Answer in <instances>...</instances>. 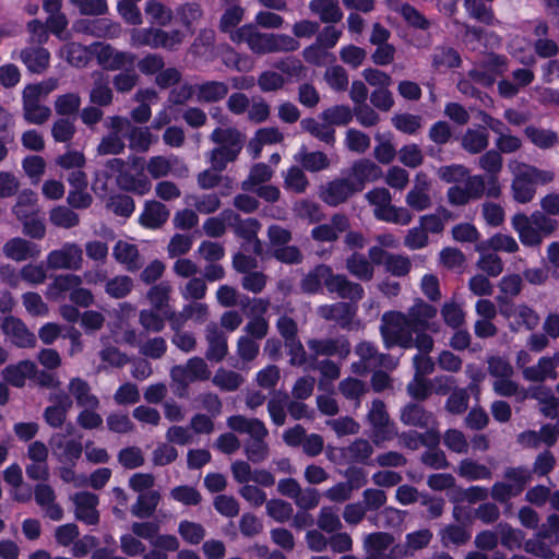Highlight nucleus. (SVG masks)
<instances>
[{"label": "nucleus", "instance_id": "32", "mask_svg": "<svg viewBox=\"0 0 559 559\" xmlns=\"http://www.w3.org/2000/svg\"><path fill=\"white\" fill-rule=\"evenodd\" d=\"M51 447L53 454L58 456L60 462L72 463L78 460L82 453V445L76 441L61 440L60 436H55L51 439Z\"/></svg>", "mask_w": 559, "mask_h": 559}, {"label": "nucleus", "instance_id": "23", "mask_svg": "<svg viewBox=\"0 0 559 559\" xmlns=\"http://www.w3.org/2000/svg\"><path fill=\"white\" fill-rule=\"evenodd\" d=\"M147 171L154 178L167 176L168 174L181 175L186 173V167L176 156L164 157L155 156L152 157L147 163Z\"/></svg>", "mask_w": 559, "mask_h": 559}, {"label": "nucleus", "instance_id": "29", "mask_svg": "<svg viewBox=\"0 0 559 559\" xmlns=\"http://www.w3.org/2000/svg\"><path fill=\"white\" fill-rule=\"evenodd\" d=\"M502 314L507 318H514V322L511 323L512 329H519L525 326L528 330L534 329L539 323L538 314L531 308L524 305L514 307L512 310L502 309Z\"/></svg>", "mask_w": 559, "mask_h": 559}, {"label": "nucleus", "instance_id": "9", "mask_svg": "<svg viewBox=\"0 0 559 559\" xmlns=\"http://www.w3.org/2000/svg\"><path fill=\"white\" fill-rule=\"evenodd\" d=\"M183 34L178 31L166 33L160 29H135L132 32L131 39L134 46H150L174 48L181 43Z\"/></svg>", "mask_w": 559, "mask_h": 559}, {"label": "nucleus", "instance_id": "21", "mask_svg": "<svg viewBox=\"0 0 559 559\" xmlns=\"http://www.w3.org/2000/svg\"><path fill=\"white\" fill-rule=\"evenodd\" d=\"M98 62L106 69L116 70L133 63L131 55L118 51L110 46L97 44L93 46Z\"/></svg>", "mask_w": 559, "mask_h": 559}, {"label": "nucleus", "instance_id": "61", "mask_svg": "<svg viewBox=\"0 0 559 559\" xmlns=\"http://www.w3.org/2000/svg\"><path fill=\"white\" fill-rule=\"evenodd\" d=\"M26 311L34 317H46L49 308L37 293H26L22 296Z\"/></svg>", "mask_w": 559, "mask_h": 559}, {"label": "nucleus", "instance_id": "15", "mask_svg": "<svg viewBox=\"0 0 559 559\" xmlns=\"http://www.w3.org/2000/svg\"><path fill=\"white\" fill-rule=\"evenodd\" d=\"M479 166L489 174L487 197L498 198L501 193V187L497 179V175L502 168L501 155L496 151H488L479 158Z\"/></svg>", "mask_w": 559, "mask_h": 559}, {"label": "nucleus", "instance_id": "36", "mask_svg": "<svg viewBox=\"0 0 559 559\" xmlns=\"http://www.w3.org/2000/svg\"><path fill=\"white\" fill-rule=\"evenodd\" d=\"M355 311V307L347 302H336L331 306H322L319 308L321 317L335 320L343 325L349 323Z\"/></svg>", "mask_w": 559, "mask_h": 559}, {"label": "nucleus", "instance_id": "46", "mask_svg": "<svg viewBox=\"0 0 559 559\" xmlns=\"http://www.w3.org/2000/svg\"><path fill=\"white\" fill-rule=\"evenodd\" d=\"M451 213L445 209H439L436 213L420 217V226L426 233L439 234L443 230L445 223L451 219Z\"/></svg>", "mask_w": 559, "mask_h": 559}, {"label": "nucleus", "instance_id": "2", "mask_svg": "<svg viewBox=\"0 0 559 559\" xmlns=\"http://www.w3.org/2000/svg\"><path fill=\"white\" fill-rule=\"evenodd\" d=\"M508 168L512 174L511 191L513 199L522 204L531 202L536 193L537 185H546L554 179L550 170L539 169L519 160H510Z\"/></svg>", "mask_w": 559, "mask_h": 559}, {"label": "nucleus", "instance_id": "44", "mask_svg": "<svg viewBox=\"0 0 559 559\" xmlns=\"http://www.w3.org/2000/svg\"><path fill=\"white\" fill-rule=\"evenodd\" d=\"M376 217L379 221L403 226L408 225L413 219V215L407 209L397 207L392 204H390L386 209H379L376 212Z\"/></svg>", "mask_w": 559, "mask_h": 559}, {"label": "nucleus", "instance_id": "38", "mask_svg": "<svg viewBox=\"0 0 559 559\" xmlns=\"http://www.w3.org/2000/svg\"><path fill=\"white\" fill-rule=\"evenodd\" d=\"M295 160L309 171H320L326 169L330 165L328 156L322 152H306L305 147L295 155Z\"/></svg>", "mask_w": 559, "mask_h": 559}, {"label": "nucleus", "instance_id": "41", "mask_svg": "<svg viewBox=\"0 0 559 559\" xmlns=\"http://www.w3.org/2000/svg\"><path fill=\"white\" fill-rule=\"evenodd\" d=\"M36 202V193L31 190H24L19 194L13 212L19 219L29 218L38 211Z\"/></svg>", "mask_w": 559, "mask_h": 559}, {"label": "nucleus", "instance_id": "7", "mask_svg": "<svg viewBox=\"0 0 559 559\" xmlns=\"http://www.w3.org/2000/svg\"><path fill=\"white\" fill-rule=\"evenodd\" d=\"M504 478L506 481L496 483L491 490L492 498L499 502H507L520 495L531 479V474L526 468H509Z\"/></svg>", "mask_w": 559, "mask_h": 559}, {"label": "nucleus", "instance_id": "42", "mask_svg": "<svg viewBox=\"0 0 559 559\" xmlns=\"http://www.w3.org/2000/svg\"><path fill=\"white\" fill-rule=\"evenodd\" d=\"M309 347L317 354L338 355L345 357L349 353V345L345 340L337 341H317L309 342Z\"/></svg>", "mask_w": 559, "mask_h": 559}, {"label": "nucleus", "instance_id": "51", "mask_svg": "<svg viewBox=\"0 0 559 559\" xmlns=\"http://www.w3.org/2000/svg\"><path fill=\"white\" fill-rule=\"evenodd\" d=\"M170 286L167 283H160L153 286L148 293L147 298L152 306L160 311L164 316L168 314L167 301L169 298Z\"/></svg>", "mask_w": 559, "mask_h": 559}, {"label": "nucleus", "instance_id": "20", "mask_svg": "<svg viewBox=\"0 0 559 559\" xmlns=\"http://www.w3.org/2000/svg\"><path fill=\"white\" fill-rule=\"evenodd\" d=\"M429 180L426 175L417 174L413 189L407 193L405 202L415 211H424L431 205V199L428 194Z\"/></svg>", "mask_w": 559, "mask_h": 559}, {"label": "nucleus", "instance_id": "22", "mask_svg": "<svg viewBox=\"0 0 559 559\" xmlns=\"http://www.w3.org/2000/svg\"><path fill=\"white\" fill-rule=\"evenodd\" d=\"M73 502L75 504V515L80 521L90 525L98 522L99 515L96 510L98 499L95 495L90 492L78 493L73 497Z\"/></svg>", "mask_w": 559, "mask_h": 559}, {"label": "nucleus", "instance_id": "4", "mask_svg": "<svg viewBox=\"0 0 559 559\" xmlns=\"http://www.w3.org/2000/svg\"><path fill=\"white\" fill-rule=\"evenodd\" d=\"M235 43H247L249 48L257 53L273 51H293L298 48V41L288 35H266L255 31L252 25H245L231 33Z\"/></svg>", "mask_w": 559, "mask_h": 559}, {"label": "nucleus", "instance_id": "40", "mask_svg": "<svg viewBox=\"0 0 559 559\" xmlns=\"http://www.w3.org/2000/svg\"><path fill=\"white\" fill-rule=\"evenodd\" d=\"M21 59L29 71L40 73L48 67L50 55L44 48L26 49L21 52Z\"/></svg>", "mask_w": 559, "mask_h": 559}, {"label": "nucleus", "instance_id": "48", "mask_svg": "<svg viewBox=\"0 0 559 559\" xmlns=\"http://www.w3.org/2000/svg\"><path fill=\"white\" fill-rule=\"evenodd\" d=\"M346 265L349 273L361 281H370L373 276V267L364 255L353 254Z\"/></svg>", "mask_w": 559, "mask_h": 559}, {"label": "nucleus", "instance_id": "27", "mask_svg": "<svg viewBox=\"0 0 559 559\" xmlns=\"http://www.w3.org/2000/svg\"><path fill=\"white\" fill-rule=\"evenodd\" d=\"M51 401L55 402V405L45 409L44 417L49 426L57 428L64 423L67 413L72 406V401L63 393L56 395Z\"/></svg>", "mask_w": 559, "mask_h": 559}, {"label": "nucleus", "instance_id": "60", "mask_svg": "<svg viewBox=\"0 0 559 559\" xmlns=\"http://www.w3.org/2000/svg\"><path fill=\"white\" fill-rule=\"evenodd\" d=\"M402 420L407 425L428 426L431 423V416L426 414L418 405L406 406L401 415Z\"/></svg>", "mask_w": 559, "mask_h": 559}, {"label": "nucleus", "instance_id": "37", "mask_svg": "<svg viewBox=\"0 0 559 559\" xmlns=\"http://www.w3.org/2000/svg\"><path fill=\"white\" fill-rule=\"evenodd\" d=\"M114 257L130 271L139 267V252L133 243L119 240L114 248Z\"/></svg>", "mask_w": 559, "mask_h": 559}, {"label": "nucleus", "instance_id": "1", "mask_svg": "<svg viewBox=\"0 0 559 559\" xmlns=\"http://www.w3.org/2000/svg\"><path fill=\"white\" fill-rule=\"evenodd\" d=\"M212 140L219 145L212 152V170H205L199 175V185L202 188H212L218 181L216 171L225 169L228 163L236 159L242 148V138L234 129H216L212 133Z\"/></svg>", "mask_w": 559, "mask_h": 559}, {"label": "nucleus", "instance_id": "28", "mask_svg": "<svg viewBox=\"0 0 559 559\" xmlns=\"http://www.w3.org/2000/svg\"><path fill=\"white\" fill-rule=\"evenodd\" d=\"M3 252L12 260L23 261L39 255L40 250L36 245L25 239L13 238L4 245Z\"/></svg>", "mask_w": 559, "mask_h": 559}, {"label": "nucleus", "instance_id": "26", "mask_svg": "<svg viewBox=\"0 0 559 559\" xmlns=\"http://www.w3.org/2000/svg\"><path fill=\"white\" fill-rule=\"evenodd\" d=\"M381 169L370 160H360L356 163L348 178L355 185L358 191H361L367 181H374L381 177Z\"/></svg>", "mask_w": 559, "mask_h": 559}, {"label": "nucleus", "instance_id": "43", "mask_svg": "<svg viewBox=\"0 0 559 559\" xmlns=\"http://www.w3.org/2000/svg\"><path fill=\"white\" fill-rule=\"evenodd\" d=\"M301 128L325 143L334 142V129L326 121H318L316 119H304L300 122Z\"/></svg>", "mask_w": 559, "mask_h": 559}, {"label": "nucleus", "instance_id": "34", "mask_svg": "<svg viewBox=\"0 0 559 559\" xmlns=\"http://www.w3.org/2000/svg\"><path fill=\"white\" fill-rule=\"evenodd\" d=\"M431 537L432 534L428 530H420L418 532L411 533L406 536L405 549L401 546H395L391 554L394 559H401L403 556H406L408 551H415L427 546Z\"/></svg>", "mask_w": 559, "mask_h": 559}, {"label": "nucleus", "instance_id": "25", "mask_svg": "<svg viewBox=\"0 0 559 559\" xmlns=\"http://www.w3.org/2000/svg\"><path fill=\"white\" fill-rule=\"evenodd\" d=\"M36 365L31 360H23L5 367L2 371L3 379L17 388H22L27 379L35 376Z\"/></svg>", "mask_w": 559, "mask_h": 559}, {"label": "nucleus", "instance_id": "13", "mask_svg": "<svg viewBox=\"0 0 559 559\" xmlns=\"http://www.w3.org/2000/svg\"><path fill=\"white\" fill-rule=\"evenodd\" d=\"M109 127L112 132L103 139L98 145V152L100 154H119L124 147L121 135L130 129V122L124 118L112 117Z\"/></svg>", "mask_w": 559, "mask_h": 559}, {"label": "nucleus", "instance_id": "64", "mask_svg": "<svg viewBox=\"0 0 559 559\" xmlns=\"http://www.w3.org/2000/svg\"><path fill=\"white\" fill-rule=\"evenodd\" d=\"M393 540V537L386 533L370 534L365 539V548L367 552L384 554Z\"/></svg>", "mask_w": 559, "mask_h": 559}, {"label": "nucleus", "instance_id": "54", "mask_svg": "<svg viewBox=\"0 0 559 559\" xmlns=\"http://www.w3.org/2000/svg\"><path fill=\"white\" fill-rule=\"evenodd\" d=\"M464 7L468 15L473 19L485 24H493L495 16L491 9L485 5L480 0H465Z\"/></svg>", "mask_w": 559, "mask_h": 559}, {"label": "nucleus", "instance_id": "30", "mask_svg": "<svg viewBox=\"0 0 559 559\" xmlns=\"http://www.w3.org/2000/svg\"><path fill=\"white\" fill-rule=\"evenodd\" d=\"M36 502L45 510L47 516L53 521L62 518V509L55 503L53 490L47 485H38L35 489Z\"/></svg>", "mask_w": 559, "mask_h": 559}, {"label": "nucleus", "instance_id": "31", "mask_svg": "<svg viewBox=\"0 0 559 559\" xmlns=\"http://www.w3.org/2000/svg\"><path fill=\"white\" fill-rule=\"evenodd\" d=\"M206 340L209 342L206 357L210 360H222L227 354V340L225 335L215 325H209L206 329Z\"/></svg>", "mask_w": 559, "mask_h": 559}, {"label": "nucleus", "instance_id": "58", "mask_svg": "<svg viewBox=\"0 0 559 559\" xmlns=\"http://www.w3.org/2000/svg\"><path fill=\"white\" fill-rule=\"evenodd\" d=\"M133 283L129 276H116L106 283L105 290L112 298H123L132 289Z\"/></svg>", "mask_w": 559, "mask_h": 559}, {"label": "nucleus", "instance_id": "19", "mask_svg": "<svg viewBox=\"0 0 559 559\" xmlns=\"http://www.w3.org/2000/svg\"><path fill=\"white\" fill-rule=\"evenodd\" d=\"M355 192H358V189L347 177L330 182L322 191L321 198L325 203L335 206L346 201Z\"/></svg>", "mask_w": 559, "mask_h": 559}, {"label": "nucleus", "instance_id": "47", "mask_svg": "<svg viewBox=\"0 0 559 559\" xmlns=\"http://www.w3.org/2000/svg\"><path fill=\"white\" fill-rule=\"evenodd\" d=\"M311 9L324 22H336L342 17V12L335 0H312Z\"/></svg>", "mask_w": 559, "mask_h": 559}, {"label": "nucleus", "instance_id": "17", "mask_svg": "<svg viewBox=\"0 0 559 559\" xmlns=\"http://www.w3.org/2000/svg\"><path fill=\"white\" fill-rule=\"evenodd\" d=\"M3 333L19 347H32L35 345V335L17 318L7 317L1 322Z\"/></svg>", "mask_w": 559, "mask_h": 559}, {"label": "nucleus", "instance_id": "10", "mask_svg": "<svg viewBox=\"0 0 559 559\" xmlns=\"http://www.w3.org/2000/svg\"><path fill=\"white\" fill-rule=\"evenodd\" d=\"M108 175L116 178L117 183L126 190L132 191L138 194H146L150 192L152 183L144 175L138 177L130 176L124 173L126 164L123 160L114 158L108 162Z\"/></svg>", "mask_w": 559, "mask_h": 559}, {"label": "nucleus", "instance_id": "3", "mask_svg": "<svg viewBox=\"0 0 559 559\" xmlns=\"http://www.w3.org/2000/svg\"><path fill=\"white\" fill-rule=\"evenodd\" d=\"M321 285H325L331 293H336L342 298L358 300L364 295L359 284L350 283L344 276L333 275L329 266L320 265L314 269L302 282L306 292L314 293Z\"/></svg>", "mask_w": 559, "mask_h": 559}, {"label": "nucleus", "instance_id": "18", "mask_svg": "<svg viewBox=\"0 0 559 559\" xmlns=\"http://www.w3.org/2000/svg\"><path fill=\"white\" fill-rule=\"evenodd\" d=\"M511 224L513 229L518 233L522 245L537 247L543 242L540 231H538V228L535 227L527 215L515 214L511 219Z\"/></svg>", "mask_w": 559, "mask_h": 559}, {"label": "nucleus", "instance_id": "8", "mask_svg": "<svg viewBox=\"0 0 559 559\" xmlns=\"http://www.w3.org/2000/svg\"><path fill=\"white\" fill-rule=\"evenodd\" d=\"M81 283V277L74 274L57 276L48 289V297L57 298L55 290L71 292V301L81 307H88L94 302V297L88 289L80 287Z\"/></svg>", "mask_w": 559, "mask_h": 559}, {"label": "nucleus", "instance_id": "53", "mask_svg": "<svg viewBox=\"0 0 559 559\" xmlns=\"http://www.w3.org/2000/svg\"><path fill=\"white\" fill-rule=\"evenodd\" d=\"M265 509L267 515L280 523L288 521L293 515L292 504L281 499L269 500Z\"/></svg>", "mask_w": 559, "mask_h": 559}, {"label": "nucleus", "instance_id": "16", "mask_svg": "<svg viewBox=\"0 0 559 559\" xmlns=\"http://www.w3.org/2000/svg\"><path fill=\"white\" fill-rule=\"evenodd\" d=\"M437 310L435 307L424 302L417 301L408 311V320L411 321L414 331L428 330L436 333L439 329L438 323L431 320L436 318Z\"/></svg>", "mask_w": 559, "mask_h": 559}, {"label": "nucleus", "instance_id": "5", "mask_svg": "<svg viewBox=\"0 0 559 559\" xmlns=\"http://www.w3.org/2000/svg\"><path fill=\"white\" fill-rule=\"evenodd\" d=\"M414 328L407 316L402 312L391 311L382 316L381 335L386 348L400 346L413 347Z\"/></svg>", "mask_w": 559, "mask_h": 559}, {"label": "nucleus", "instance_id": "39", "mask_svg": "<svg viewBox=\"0 0 559 559\" xmlns=\"http://www.w3.org/2000/svg\"><path fill=\"white\" fill-rule=\"evenodd\" d=\"M160 500L158 491L152 490L140 493L136 502L132 506V514L140 519H145L152 515Z\"/></svg>", "mask_w": 559, "mask_h": 559}, {"label": "nucleus", "instance_id": "11", "mask_svg": "<svg viewBox=\"0 0 559 559\" xmlns=\"http://www.w3.org/2000/svg\"><path fill=\"white\" fill-rule=\"evenodd\" d=\"M82 249L75 243H66L48 254V266L55 270H79L82 266Z\"/></svg>", "mask_w": 559, "mask_h": 559}, {"label": "nucleus", "instance_id": "14", "mask_svg": "<svg viewBox=\"0 0 559 559\" xmlns=\"http://www.w3.org/2000/svg\"><path fill=\"white\" fill-rule=\"evenodd\" d=\"M369 257L374 264H384L386 271L396 276L407 274L411 269L408 258L388 253L380 247H371Z\"/></svg>", "mask_w": 559, "mask_h": 559}, {"label": "nucleus", "instance_id": "45", "mask_svg": "<svg viewBox=\"0 0 559 559\" xmlns=\"http://www.w3.org/2000/svg\"><path fill=\"white\" fill-rule=\"evenodd\" d=\"M457 473L467 480L488 479L491 476V472L486 465L472 460H463L457 467Z\"/></svg>", "mask_w": 559, "mask_h": 559}, {"label": "nucleus", "instance_id": "57", "mask_svg": "<svg viewBox=\"0 0 559 559\" xmlns=\"http://www.w3.org/2000/svg\"><path fill=\"white\" fill-rule=\"evenodd\" d=\"M145 13L151 22L160 25H165L173 17L171 10L156 0L146 2Z\"/></svg>", "mask_w": 559, "mask_h": 559}, {"label": "nucleus", "instance_id": "49", "mask_svg": "<svg viewBox=\"0 0 559 559\" xmlns=\"http://www.w3.org/2000/svg\"><path fill=\"white\" fill-rule=\"evenodd\" d=\"M178 533L186 543L191 545L200 544L205 537L203 525L188 520H183L179 523Z\"/></svg>", "mask_w": 559, "mask_h": 559}, {"label": "nucleus", "instance_id": "52", "mask_svg": "<svg viewBox=\"0 0 559 559\" xmlns=\"http://www.w3.org/2000/svg\"><path fill=\"white\" fill-rule=\"evenodd\" d=\"M57 87L56 80H47L38 84L27 85L23 92V102L39 103L40 99L46 97L50 92Z\"/></svg>", "mask_w": 559, "mask_h": 559}, {"label": "nucleus", "instance_id": "59", "mask_svg": "<svg viewBox=\"0 0 559 559\" xmlns=\"http://www.w3.org/2000/svg\"><path fill=\"white\" fill-rule=\"evenodd\" d=\"M60 55L67 58L68 62L74 67H82L87 63L90 51L87 48L79 44H69L61 51Z\"/></svg>", "mask_w": 559, "mask_h": 559}, {"label": "nucleus", "instance_id": "12", "mask_svg": "<svg viewBox=\"0 0 559 559\" xmlns=\"http://www.w3.org/2000/svg\"><path fill=\"white\" fill-rule=\"evenodd\" d=\"M368 417L373 428L371 437L376 444H380L395 436V429L389 421L383 403L374 401Z\"/></svg>", "mask_w": 559, "mask_h": 559}, {"label": "nucleus", "instance_id": "62", "mask_svg": "<svg viewBox=\"0 0 559 559\" xmlns=\"http://www.w3.org/2000/svg\"><path fill=\"white\" fill-rule=\"evenodd\" d=\"M170 497L185 506H197L201 502L200 492L191 486H177L173 488Z\"/></svg>", "mask_w": 559, "mask_h": 559}, {"label": "nucleus", "instance_id": "33", "mask_svg": "<svg viewBox=\"0 0 559 559\" xmlns=\"http://www.w3.org/2000/svg\"><path fill=\"white\" fill-rule=\"evenodd\" d=\"M69 391L81 407L97 408L99 405L98 399L91 393L88 384L80 379L74 378L70 381Z\"/></svg>", "mask_w": 559, "mask_h": 559}, {"label": "nucleus", "instance_id": "56", "mask_svg": "<svg viewBox=\"0 0 559 559\" xmlns=\"http://www.w3.org/2000/svg\"><path fill=\"white\" fill-rule=\"evenodd\" d=\"M227 94V86L218 82L202 84L197 90V98L204 102H215Z\"/></svg>", "mask_w": 559, "mask_h": 559}, {"label": "nucleus", "instance_id": "24", "mask_svg": "<svg viewBox=\"0 0 559 559\" xmlns=\"http://www.w3.org/2000/svg\"><path fill=\"white\" fill-rule=\"evenodd\" d=\"M168 217L169 211L164 204L157 201H147L139 221L145 228L157 229L166 223Z\"/></svg>", "mask_w": 559, "mask_h": 559}, {"label": "nucleus", "instance_id": "55", "mask_svg": "<svg viewBox=\"0 0 559 559\" xmlns=\"http://www.w3.org/2000/svg\"><path fill=\"white\" fill-rule=\"evenodd\" d=\"M392 124L403 133L414 134L421 128L423 120L417 115L400 114L392 117Z\"/></svg>", "mask_w": 559, "mask_h": 559}, {"label": "nucleus", "instance_id": "50", "mask_svg": "<svg viewBox=\"0 0 559 559\" xmlns=\"http://www.w3.org/2000/svg\"><path fill=\"white\" fill-rule=\"evenodd\" d=\"M462 145L469 153H478L487 147L488 134L485 130L469 129L462 139Z\"/></svg>", "mask_w": 559, "mask_h": 559}, {"label": "nucleus", "instance_id": "35", "mask_svg": "<svg viewBox=\"0 0 559 559\" xmlns=\"http://www.w3.org/2000/svg\"><path fill=\"white\" fill-rule=\"evenodd\" d=\"M518 249L519 245L516 240L512 236L504 234H496L487 241L478 242L475 246L476 251L495 250L513 253L518 251Z\"/></svg>", "mask_w": 559, "mask_h": 559}, {"label": "nucleus", "instance_id": "6", "mask_svg": "<svg viewBox=\"0 0 559 559\" xmlns=\"http://www.w3.org/2000/svg\"><path fill=\"white\" fill-rule=\"evenodd\" d=\"M228 427L252 437L253 441L246 448V454L250 461L258 463L267 456V447L262 442V439L267 435V430L260 420L233 416L228 419Z\"/></svg>", "mask_w": 559, "mask_h": 559}, {"label": "nucleus", "instance_id": "63", "mask_svg": "<svg viewBox=\"0 0 559 559\" xmlns=\"http://www.w3.org/2000/svg\"><path fill=\"white\" fill-rule=\"evenodd\" d=\"M480 258L477 265L480 270L485 271L488 275L498 276L502 272V262L496 253H490L489 250L477 251Z\"/></svg>", "mask_w": 559, "mask_h": 559}]
</instances>
